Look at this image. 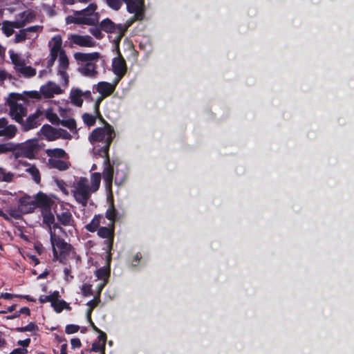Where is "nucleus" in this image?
<instances>
[{
  "label": "nucleus",
  "mask_w": 354,
  "mask_h": 354,
  "mask_svg": "<svg viewBox=\"0 0 354 354\" xmlns=\"http://www.w3.org/2000/svg\"><path fill=\"white\" fill-rule=\"evenodd\" d=\"M104 127L103 128H97L94 129L89 136V140L92 144L95 142H102V145H95L93 147L94 156H99L104 158L103 178L105 183L106 188L111 189L113 177V167L110 164L108 156L109 146L115 136V132L113 127L104 121Z\"/></svg>",
  "instance_id": "1"
},
{
  "label": "nucleus",
  "mask_w": 354,
  "mask_h": 354,
  "mask_svg": "<svg viewBox=\"0 0 354 354\" xmlns=\"http://www.w3.org/2000/svg\"><path fill=\"white\" fill-rule=\"evenodd\" d=\"M101 178L102 175L98 172L91 174L90 183L85 177H75L71 185V192L75 201L86 207L91 195L98 190Z\"/></svg>",
  "instance_id": "2"
},
{
  "label": "nucleus",
  "mask_w": 354,
  "mask_h": 354,
  "mask_svg": "<svg viewBox=\"0 0 354 354\" xmlns=\"http://www.w3.org/2000/svg\"><path fill=\"white\" fill-rule=\"evenodd\" d=\"M50 230V241L53 249L54 260H57L62 263H65L66 260L72 257L75 252L71 244L66 243L60 237V234H56Z\"/></svg>",
  "instance_id": "3"
},
{
  "label": "nucleus",
  "mask_w": 354,
  "mask_h": 354,
  "mask_svg": "<svg viewBox=\"0 0 354 354\" xmlns=\"http://www.w3.org/2000/svg\"><path fill=\"white\" fill-rule=\"evenodd\" d=\"M96 9L97 5L91 3L86 8L81 11H77L73 15L68 16L66 18V22L67 24L95 25L99 21V15L95 12Z\"/></svg>",
  "instance_id": "4"
},
{
  "label": "nucleus",
  "mask_w": 354,
  "mask_h": 354,
  "mask_svg": "<svg viewBox=\"0 0 354 354\" xmlns=\"http://www.w3.org/2000/svg\"><path fill=\"white\" fill-rule=\"evenodd\" d=\"M10 115L17 122H21L22 118L27 114V98L19 93H10L8 98Z\"/></svg>",
  "instance_id": "5"
},
{
  "label": "nucleus",
  "mask_w": 354,
  "mask_h": 354,
  "mask_svg": "<svg viewBox=\"0 0 354 354\" xmlns=\"http://www.w3.org/2000/svg\"><path fill=\"white\" fill-rule=\"evenodd\" d=\"M75 58L80 62L78 71L82 75L89 77L96 76L97 72L95 62L99 58L98 53H77L75 54Z\"/></svg>",
  "instance_id": "6"
},
{
  "label": "nucleus",
  "mask_w": 354,
  "mask_h": 354,
  "mask_svg": "<svg viewBox=\"0 0 354 354\" xmlns=\"http://www.w3.org/2000/svg\"><path fill=\"white\" fill-rule=\"evenodd\" d=\"M107 5L115 10H118L122 2L127 5V10L134 14V20H142L144 17L143 0H106Z\"/></svg>",
  "instance_id": "7"
},
{
  "label": "nucleus",
  "mask_w": 354,
  "mask_h": 354,
  "mask_svg": "<svg viewBox=\"0 0 354 354\" xmlns=\"http://www.w3.org/2000/svg\"><path fill=\"white\" fill-rule=\"evenodd\" d=\"M134 19L131 21H127L125 24H115L111 19L106 18L102 21L100 24L101 29L104 31L109 33H113L115 35V37L114 38V41L118 48L119 43L124 35V32L127 30L131 26L132 23L134 21Z\"/></svg>",
  "instance_id": "8"
},
{
  "label": "nucleus",
  "mask_w": 354,
  "mask_h": 354,
  "mask_svg": "<svg viewBox=\"0 0 354 354\" xmlns=\"http://www.w3.org/2000/svg\"><path fill=\"white\" fill-rule=\"evenodd\" d=\"M39 140L37 138L30 139L20 145H16L15 158L24 157L28 159H34L39 152Z\"/></svg>",
  "instance_id": "9"
},
{
  "label": "nucleus",
  "mask_w": 354,
  "mask_h": 354,
  "mask_svg": "<svg viewBox=\"0 0 354 354\" xmlns=\"http://www.w3.org/2000/svg\"><path fill=\"white\" fill-rule=\"evenodd\" d=\"M43 27L41 26H33L20 30L15 34L14 41L15 43L24 42L26 40H35L39 34L42 31Z\"/></svg>",
  "instance_id": "10"
},
{
  "label": "nucleus",
  "mask_w": 354,
  "mask_h": 354,
  "mask_svg": "<svg viewBox=\"0 0 354 354\" xmlns=\"http://www.w3.org/2000/svg\"><path fill=\"white\" fill-rule=\"evenodd\" d=\"M44 118V110L38 108L34 113L30 115L26 120L23 118L22 122L19 123L21 125L23 131H28L39 126Z\"/></svg>",
  "instance_id": "11"
},
{
  "label": "nucleus",
  "mask_w": 354,
  "mask_h": 354,
  "mask_svg": "<svg viewBox=\"0 0 354 354\" xmlns=\"http://www.w3.org/2000/svg\"><path fill=\"white\" fill-rule=\"evenodd\" d=\"M43 223L46 225V228L49 234L50 235V230L52 232L55 229L56 234H65L66 232L62 227L59 225L57 222H55V218L53 214L48 209L44 210L42 212Z\"/></svg>",
  "instance_id": "12"
},
{
  "label": "nucleus",
  "mask_w": 354,
  "mask_h": 354,
  "mask_svg": "<svg viewBox=\"0 0 354 354\" xmlns=\"http://www.w3.org/2000/svg\"><path fill=\"white\" fill-rule=\"evenodd\" d=\"M56 218L59 225L71 227L68 232L72 233V230H76L75 221L73 216L72 213L68 209H62L61 212L57 213Z\"/></svg>",
  "instance_id": "13"
},
{
  "label": "nucleus",
  "mask_w": 354,
  "mask_h": 354,
  "mask_svg": "<svg viewBox=\"0 0 354 354\" xmlns=\"http://www.w3.org/2000/svg\"><path fill=\"white\" fill-rule=\"evenodd\" d=\"M58 75L60 76L61 82L64 86H67L68 84V75L66 73V70L68 68V59L65 52H62L58 55Z\"/></svg>",
  "instance_id": "14"
},
{
  "label": "nucleus",
  "mask_w": 354,
  "mask_h": 354,
  "mask_svg": "<svg viewBox=\"0 0 354 354\" xmlns=\"http://www.w3.org/2000/svg\"><path fill=\"white\" fill-rule=\"evenodd\" d=\"M68 40L73 45H77L81 47H93L95 41L88 35H81L77 34H71L68 37Z\"/></svg>",
  "instance_id": "15"
},
{
  "label": "nucleus",
  "mask_w": 354,
  "mask_h": 354,
  "mask_svg": "<svg viewBox=\"0 0 354 354\" xmlns=\"http://www.w3.org/2000/svg\"><path fill=\"white\" fill-rule=\"evenodd\" d=\"M91 97L90 91H83L78 88H73L70 93V99L71 103L77 106H81L84 99Z\"/></svg>",
  "instance_id": "16"
},
{
  "label": "nucleus",
  "mask_w": 354,
  "mask_h": 354,
  "mask_svg": "<svg viewBox=\"0 0 354 354\" xmlns=\"http://www.w3.org/2000/svg\"><path fill=\"white\" fill-rule=\"evenodd\" d=\"M112 68L113 73L117 76V80L119 82L120 79L124 76L127 71L126 62L124 58L122 57L120 53L118 51V56L115 57L112 62Z\"/></svg>",
  "instance_id": "17"
},
{
  "label": "nucleus",
  "mask_w": 354,
  "mask_h": 354,
  "mask_svg": "<svg viewBox=\"0 0 354 354\" xmlns=\"http://www.w3.org/2000/svg\"><path fill=\"white\" fill-rule=\"evenodd\" d=\"M17 132V128L15 125L8 124V120L4 118H0V137L12 139Z\"/></svg>",
  "instance_id": "18"
},
{
  "label": "nucleus",
  "mask_w": 354,
  "mask_h": 354,
  "mask_svg": "<svg viewBox=\"0 0 354 354\" xmlns=\"http://www.w3.org/2000/svg\"><path fill=\"white\" fill-rule=\"evenodd\" d=\"M40 93L44 97L51 98L55 95L62 93V90L59 85L53 82H48L40 88Z\"/></svg>",
  "instance_id": "19"
},
{
  "label": "nucleus",
  "mask_w": 354,
  "mask_h": 354,
  "mask_svg": "<svg viewBox=\"0 0 354 354\" xmlns=\"http://www.w3.org/2000/svg\"><path fill=\"white\" fill-rule=\"evenodd\" d=\"M48 48L50 55H53V57H58L62 52H65L62 48V38L61 35H57L53 37L48 41Z\"/></svg>",
  "instance_id": "20"
},
{
  "label": "nucleus",
  "mask_w": 354,
  "mask_h": 354,
  "mask_svg": "<svg viewBox=\"0 0 354 354\" xmlns=\"http://www.w3.org/2000/svg\"><path fill=\"white\" fill-rule=\"evenodd\" d=\"M118 83L117 80L113 84L106 82H100L96 85L97 91L102 97H107L113 93Z\"/></svg>",
  "instance_id": "21"
},
{
  "label": "nucleus",
  "mask_w": 354,
  "mask_h": 354,
  "mask_svg": "<svg viewBox=\"0 0 354 354\" xmlns=\"http://www.w3.org/2000/svg\"><path fill=\"white\" fill-rule=\"evenodd\" d=\"M36 207L34 199L30 196H24L19 201V208L23 214H28L32 212Z\"/></svg>",
  "instance_id": "22"
},
{
  "label": "nucleus",
  "mask_w": 354,
  "mask_h": 354,
  "mask_svg": "<svg viewBox=\"0 0 354 354\" xmlns=\"http://www.w3.org/2000/svg\"><path fill=\"white\" fill-rule=\"evenodd\" d=\"M35 14L30 10H26L20 14H19L16 17V21L18 24L17 26L20 28L24 27L27 24L30 23L35 19Z\"/></svg>",
  "instance_id": "23"
},
{
  "label": "nucleus",
  "mask_w": 354,
  "mask_h": 354,
  "mask_svg": "<svg viewBox=\"0 0 354 354\" xmlns=\"http://www.w3.org/2000/svg\"><path fill=\"white\" fill-rule=\"evenodd\" d=\"M41 134L48 140L52 141L59 138L58 130L48 124L44 125L40 129Z\"/></svg>",
  "instance_id": "24"
},
{
  "label": "nucleus",
  "mask_w": 354,
  "mask_h": 354,
  "mask_svg": "<svg viewBox=\"0 0 354 354\" xmlns=\"http://www.w3.org/2000/svg\"><path fill=\"white\" fill-rule=\"evenodd\" d=\"M35 201L37 205L44 208V210L49 209L54 203L50 198L43 193H38L35 196Z\"/></svg>",
  "instance_id": "25"
},
{
  "label": "nucleus",
  "mask_w": 354,
  "mask_h": 354,
  "mask_svg": "<svg viewBox=\"0 0 354 354\" xmlns=\"http://www.w3.org/2000/svg\"><path fill=\"white\" fill-rule=\"evenodd\" d=\"M95 113L94 114H89V113H84L82 115V119L84 122L87 124L88 126H93L95 124L97 118H100V119L104 122L103 118L100 115V113L99 112V102H97L95 105Z\"/></svg>",
  "instance_id": "26"
},
{
  "label": "nucleus",
  "mask_w": 354,
  "mask_h": 354,
  "mask_svg": "<svg viewBox=\"0 0 354 354\" xmlns=\"http://www.w3.org/2000/svg\"><path fill=\"white\" fill-rule=\"evenodd\" d=\"M48 165L60 171H65L69 168L71 163L68 159H48Z\"/></svg>",
  "instance_id": "27"
},
{
  "label": "nucleus",
  "mask_w": 354,
  "mask_h": 354,
  "mask_svg": "<svg viewBox=\"0 0 354 354\" xmlns=\"http://www.w3.org/2000/svg\"><path fill=\"white\" fill-rule=\"evenodd\" d=\"M46 153L48 159H69L68 155L62 149H48L46 150Z\"/></svg>",
  "instance_id": "28"
},
{
  "label": "nucleus",
  "mask_w": 354,
  "mask_h": 354,
  "mask_svg": "<svg viewBox=\"0 0 354 354\" xmlns=\"http://www.w3.org/2000/svg\"><path fill=\"white\" fill-rule=\"evenodd\" d=\"M127 176V169L124 165L117 167L115 176V184L120 185L124 183Z\"/></svg>",
  "instance_id": "29"
},
{
  "label": "nucleus",
  "mask_w": 354,
  "mask_h": 354,
  "mask_svg": "<svg viewBox=\"0 0 354 354\" xmlns=\"http://www.w3.org/2000/svg\"><path fill=\"white\" fill-rule=\"evenodd\" d=\"M17 26L18 24L16 21H4L2 26V30L7 37H10L13 34L15 28H20V27Z\"/></svg>",
  "instance_id": "30"
},
{
  "label": "nucleus",
  "mask_w": 354,
  "mask_h": 354,
  "mask_svg": "<svg viewBox=\"0 0 354 354\" xmlns=\"http://www.w3.org/2000/svg\"><path fill=\"white\" fill-rule=\"evenodd\" d=\"M16 178V174L7 170L6 168L0 167V181L11 183Z\"/></svg>",
  "instance_id": "31"
},
{
  "label": "nucleus",
  "mask_w": 354,
  "mask_h": 354,
  "mask_svg": "<svg viewBox=\"0 0 354 354\" xmlns=\"http://www.w3.org/2000/svg\"><path fill=\"white\" fill-rule=\"evenodd\" d=\"M10 56L16 71L26 64L24 59L18 53L10 50Z\"/></svg>",
  "instance_id": "32"
},
{
  "label": "nucleus",
  "mask_w": 354,
  "mask_h": 354,
  "mask_svg": "<svg viewBox=\"0 0 354 354\" xmlns=\"http://www.w3.org/2000/svg\"><path fill=\"white\" fill-rule=\"evenodd\" d=\"M101 219H104L103 216L100 215L95 216L92 221L86 225V229L91 232L96 231L100 224Z\"/></svg>",
  "instance_id": "33"
},
{
  "label": "nucleus",
  "mask_w": 354,
  "mask_h": 354,
  "mask_svg": "<svg viewBox=\"0 0 354 354\" xmlns=\"http://www.w3.org/2000/svg\"><path fill=\"white\" fill-rule=\"evenodd\" d=\"M17 71L25 77H30L36 74V70L30 66H26V64L22 67L19 68Z\"/></svg>",
  "instance_id": "34"
},
{
  "label": "nucleus",
  "mask_w": 354,
  "mask_h": 354,
  "mask_svg": "<svg viewBox=\"0 0 354 354\" xmlns=\"http://www.w3.org/2000/svg\"><path fill=\"white\" fill-rule=\"evenodd\" d=\"M26 171L28 172L31 176L32 180L37 184L41 181V176L39 169L35 165H30Z\"/></svg>",
  "instance_id": "35"
},
{
  "label": "nucleus",
  "mask_w": 354,
  "mask_h": 354,
  "mask_svg": "<svg viewBox=\"0 0 354 354\" xmlns=\"http://www.w3.org/2000/svg\"><path fill=\"white\" fill-rule=\"evenodd\" d=\"M99 302H100V297L97 296L93 299L89 301L87 303V306L89 307L87 310V313H86L87 318H88V321H91V316L92 310H93V308L95 306H97Z\"/></svg>",
  "instance_id": "36"
},
{
  "label": "nucleus",
  "mask_w": 354,
  "mask_h": 354,
  "mask_svg": "<svg viewBox=\"0 0 354 354\" xmlns=\"http://www.w3.org/2000/svg\"><path fill=\"white\" fill-rule=\"evenodd\" d=\"M15 149L16 145L13 142L0 144V154L14 151Z\"/></svg>",
  "instance_id": "37"
},
{
  "label": "nucleus",
  "mask_w": 354,
  "mask_h": 354,
  "mask_svg": "<svg viewBox=\"0 0 354 354\" xmlns=\"http://www.w3.org/2000/svg\"><path fill=\"white\" fill-rule=\"evenodd\" d=\"M97 234L102 238H110L113 236V231L106 227H100Z\"/></svg>",
  "instance_id": "38"
},
{
  "label": "nucleus",
  "mask_w": 354,
  "mask_h": 354,
  "mask_svg": "<svg viewBox=\"0 0 354 354\" xmlns=\"http://www.w3.org/2000/svg\"><path fill=\"white\" fill-rule=\"evenodd\" d=\"M95 276L99 279H102L103 281L106 280L109 277V271L106 268H101L96 270Z\"/></svg>",
  "instance_id": "39"
},
{
  "label": "nucleus",
  "mask_w": 354,
  "mask_h": 354,
  "mask_svg": "<svg viewBox=\"0 0 354 354\" xmlns=\"http://www.w3.org/2000/svg\"><path fill=\"white\" fill-rule=\"evenodd\" d=\"M52 306L54 308L55 310L57 313H60L66 305V303L64 301H53Z\"/></svg>",
  "instance_id": "40"
},
{
  "label": "nucleus",
  "mask_w": 354,
  "mask_h": 354,
  "mask_svg": "<svg viewBox=\"0 0 354 354\" xmlns=\"http://www.w3.org/2000/svg\"><path fill=\"white\" fill-rule=\"evenodd\" d=\"M63 126L68 128L71 131L76 133V122L73 119L66 120L62 122Z\"/></svg>",
  "instance_id": "41"
},
{
  "label": "nucleus",
  "mask_w": 354,
  "mask_h": 354,
  "mask_svg": "<svg viewBox=\"0 0 354 354\" xmlns=\"http://www.w3.org/2000/svg\"><path fill=\"white\" fill-rule=\"evenodd\" d=\"M105 344L100 342H95L92 344L91 351L99 352L105 350Z\"/></svg>",
  "instance_id": "42"
},
{
  "label": "nucleus",
  "mask_w": 354,
  "mask_h": 354,
  "mask_svg": "<svg viewBox=\"0 0 354 354\" xmlns=\"http://www.w3.org/2000/svg\"><path fill=\"white\" fill-rule=\"evenodd\" d=\"M8 214L10 218L12 217L14 218H19L23 213L21 212L19 207L17 209L12 207L8 209Z\"/></svg>",
  "instance_id": "43"
},
{
  "label": "nucleus",
  "mask_w": 354,
  "mask_h": 354,
  "mask_svg": "<svg viewBox=\"0 0 354 354\" xmlns=\"http://www.w3.org/2000/svg\"><path fill=\"white\" fill-rule=\"evenodd\" d=\"M82 294L84 297H88L92 295L91 286L87 283H84L81 287Z\"/></svg>",
  "instance_id": "44"
},
{
  "label": "nucleus",
  "mask_w": 354,
  "mask_h": 354,
  "mask_svg": "<svg viewBox=\"0 0 354 354\" xmlns=\"http://www.w3.org/2000/svg\"><path fill=\"white\" fill-rule=\"evenodd\" d=\"M37 328V326L32 322H30L27 326L18 328L17 330L19 332H26V331H35Z\"/></svg>",
  "instance_id": "45"
},
{
  "label": "nucleus",
  "mask_w": 354,
  "mask_h": 354,
  "mask_svg": "<svg viewBox=\"0 0 354 354\" xmlns=\"http://www.w3.org/2000/svg\"><path fill=\"white\" fill-rule=\"evenodd\" d=\"M44 116H46L52 123H56L58 122L59 118L55 113H53L49 111H46L44 110Z\"/></svg>",
  "instance_id": "46"
},
{
  "label": "nucleus",
  "mask_w": 354,
  "mask_h": 354,
  "mask_svg": "<svg viewBox=\"0 0 354 354\" xmlns=\"http://www.w3.org/2000/svg\"><path fill=\"white\" fill-rule=\"evenodd\" d=\"M90 32L97 39H102L103 37V34L101 32V30L98 28H91L89 30Z\"/></svg>",
  "instance_id": "47"
},
{
  "label": "nucleus",
  "mask_w": 354,
  "mask_h": 354,
  "mask_svg": "<svg viewBox=\"0 0 354 354\" xmlns=\"http://www.w3.org/2000/svg\"><path fill=\"white\" fill-rule=\"evenodd\" d=\"M78 330H79V326H78L73 325V324H70V325H67L66 326L65 331L68 334H73V333H75L77 332Z\"/></svg>",
  "instance_id": "48"
},
{
  "label": "nucleus",
  "mask_w": 354,
  "mask_h": 354,
  "mask_svg": "<svg viewBox=\"0 0 354 354\" xmlns=\"http://www.w3.org/2000/svg\"><path fill=\"white\" fill-rule=\"evenodd\" d=\"M56 184L57 187L62 190L63 193H64L66 195L68 194V192L66 189V185L64 181L63 180H57Z\"/></svg>",
  "instance_id": "49"
},
{
  "label": "nucleus",
  "mask_w": 354,
  "mask_h": 354,
  "mask_svg": "<svg viewBox=\"0 0 354 354\" xmlns=\"http://www.w3.org/2000/svg\"><path fill=\"white\" fill-rule=\"evenodd\" d=\"M106 216L113 222L115 218V210L114 209H109L106 213Z\"/></svg>",
  "instance_id": "50"
},
{
  "label": "nucleus",
  "mask_w": 354,
  "mask_h": 354,
  "mask_svg": "<svg viewBox=\"0 0 354 354\" xmlns=\"http://www.w3.org/2000/svg\"><path fill=\"white\" fill-rule=\"evenodd\" d=\"M59 132V138H62L64 139H71V136L69 133H68L66 131L63 129H58Z\"/></svg>",
  "instance_id": "51"
},
{
  "label": "nucleus",
  "mask_w": 354,
  "mask_h": 354,
  "mask_svg": "<svg viewBox=\"0 0 354 354\" xmlns=\"http://www.w3.org/2000/svg\"><path fill=\"white\" fill-rule=\"evenodd\" d=\"M64 279L66 281H70L73 277L71 274V269L69 268L66 267L64 269Z\"/></svg>",
  "instance_id": "52"
},
{
  "label": "nucleus",
  "mask_w": 354,
  "mask_h": 354,
  "mask_svg": "<svg viewBox=\"0 0 354 354\" xmlns=\"http://www.w3.org/2000/svg\"><path fill=\"white\" fill-rule=\"evenodd\" d=\"M53 296H49V295H41L39 297V301L41 303H46V302H53Z\"/></svg>",
  "instance_id": "53"
},
{
  "label": "nucleus",
  "mask_w": 354,
  "mask_h": 354,
  "mask_svg": "<svg viewBox=\"0 0 354 354\" xmlns=\"http://www.w3.org/2000/svg\"><path fill=\"white\" fill-rule=\"evenodd\" d=\"M71 344L73 348H80L81 346L80 339L78 338H73L71 340Z\"/></svg>",
  "instance_id": "54"
},
{
  "label": "nucleus",
  "mask_w": 354,
  "mask_h": 354,
  "mask_svg": "<svg viewBox=\"0 0 354 354\" xmlns=\"http://www.w3.org/2000/svg\"><path fill=\"white\" fill-rule=\"evenodd\" d=\"M20 314H26L29 315L30 314V309L27 307H24L20 309L19 312H16L14 317H17L19 316Z\"/></svg>",
  "instance_id": "55"
},
{
  "label": "nucleus",
  "mask_w": 354,
  "mask_h": 354,
  "mask_svg": "<svg viewBox=\"0 0 354 354\" xmlns=\"http://www.w3.org/2000/svg\"><path fill=\"white\" fill-rule=\"evenodd\" d=\"M26 95L30 98L39 99L40 93L37 91H32L26 93Z\"/></svg>",
  "instance_id": "56"
},
{
  "label": "nucleus",
  "mask_w": 354,
  "mask_h": 354,
  "mask_svg": "<svg viewBox=\"0 0 354 354\" xmlns=\"http://www.w3.org/2000/svg\"><path fill=\"white\" fill-rule=\"evenodd\" d=\"M106 335L104 332L100 331L99 333L98 342L104 343L106 344Z\"/></svg>",
  "instance_id": "57"
},
{
  "label": "nucleus",
  "mask_w": 354,
  "mask_h": 354,
  "mask_svg": "<svg viewBox=\"0 0 354 354\" xmlns=\"http://www.w3.org/2000/svg\"><path fill=\"white\" fill-rule=\"evenodd\" d=\"M140 259H141V254L139 253H137L133 257V260L132 261V266H136L138 264Z\"/></svg>",
  "instance_id": "58"
},
{
  "label": "nucleus",
  "mask_w": 354,
  "mask_h": 354,
  "mask_svg": "<svg viewBox=\"0 0 354 354\" xmlns=\"http://www.w3.org/2000/svg\"><path fill=\"white\" fill-rule=\"evenodd\" d=\"M57 57H53V55H49V59L47 61V66L48 68L51 67L54 64L55 61L57 59Z\"/></svg>",
  "instance_id": "59"
},
{
  "label": "nucleus",
  "mask_w": 354,
  "mask_h": 354,
  "mask_svg": "<svg viewBox=\"0 0 354 354\" xmlns=\"http://www.w3.org/2000/svg\"><path fill=\"white\" fill-rule=\"evenodd\" d=\"M30 342V339H26L25 340H19L18 342V344L20 345V346H22L24 347H28L29 344Z\"/></svg>",
  "instance_id": "60"
},
{
  "label": "nucleus",
  "mask_w": 354,
  "mask_h": 354,
  "mask_svg": "<svg viewBox=\"0 0 354 354\" xmlns=\"http://www.w3.org/2000/svg\"><path fill=\"white\" fill-rule=\"evenodd\" d=\"M2 298L5 299H12L13 297H18L17 295H12L10 293H8V292H6V293H3L1 294V296Z\"/></svg>",
  "instance_id": "61"
},
{
  "label": "nucleus",
  "mask_w": 354,
  "mask_h": 354,
  "mask_svg": "<svg viewBox=\"0 0 354 354\" xmlns=\"http://www.w3.org/2000/svg\"><path fill=\"white\" fill-rule=\"evenodd\" d=\"M107 283V281L106 280H104L103 281L102 283H101L99 286H98V292H97V295L98 297H100V294H101V292L102 290V289L104 288V287L105 286V285Z\"/></svg>",
  "instance_id": "62"
},
{
  "label": "nucleus",
  "mask_w": 354,
  "mask_h": 354,
  "mask_svg": "<svg viewBox=\"0 0 354 354\" xmlns=\"http://www.w3.org/2000/svg\"><path fill=\"white\" fill-rule=\"evenodd\" d=\"M0 216L3 217L6 221H10V216H8V214L4 213L3 211L1 209H0Z\"/></svg>",
  "instance_id": "63"
},
{
  "label": "nucleus",
  "mask_w": 354,
  "mask_h": 354,
  "mask_svg": "<svg viewBox=\"0 0 354 354\" xmlns=\"http://www.w3.org/2000/svg\"><path fill=\"white\" fill-rule=\"evenodd\" d=\"M60 354H67V345L66 344L61 346Z\"/></svg>",
  "instance_id": "64"
}]
</instances>
